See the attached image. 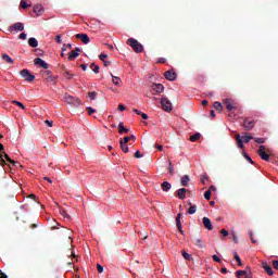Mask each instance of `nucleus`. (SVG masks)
Listing matches in <instances>:
<instances>
[{"mask_svg":"<svg viewBox=\"0 0 278 278\" xmlns=\"http://www.w3.org/2000/svg\"><path fill=\"white\" fill-rule=\"evenodd\" d=\"M56 42H58L59 45H62V36H61V35H58V36H56Z\"/></svg>","mask_w":278,"mask_h":278,"instance_id":"58","label":"nucleus"},{"mask_svg":"<svg viewBox=\"0 0 278 278\" xmlns=\"http://www.w3.org/2000/svg\"><path fill=\"white\" fill-rule=\"evenodd\" d=\"M157 64H166V59L165 58H160L157 60Z\"/></svg>","mask_w":278,"mask_h":278,"instance_id":"51","label":"nucleus"},{"mask_svg":"<svg viewBox=\"0 0 278 278\" xmlns=\"http://www.w3.org/2000/svg\"><path fill=\"white\" fill-rule=\"evenodd\" d=\"M60 214L64 217V218H71V215L66 214L65 210H61Z\"/></svg>","mask_w":278,"mask_h":278,"instance_id":"48","label":"nucleus"},{"mask_svg":"<svg viewBox=\"0 0 278 278\" xmlns=\"http://www.w3.org/2000/svg\"><path fill=\"white\" fill-rule=\"evenodd\" d=\"M0 160H5L7 162H9V164H11V162L13 161L12 159H10V155H8V153L5 152L0 153Z\"/></svg>","mask_w":278,"mask_h":278,"instance_id":"26","label":"nucleus"},{"mask_svg":"<svg viewBox=\"0 0 278 278\" xmlns=\"http://www.w3.org/2000/svg\"><path fill=\"white\" fill-rule=\"evenodd\" d=\"M87 112H88L89 116H92V114H94V112H97V110L92 109V106H88Z\"/></svg>","mask_w":278,"mask_h":278,"instance_id":"44","label":"nucleus"},{"mask_svg":"<svg viewBox=\"0 0 278 278\" xmlns=\"http://www.w3.org/2000/svg\"><path fill=\"white\" fill-rule=\"evenodd\" d=\"M21 76L23 77V79H25V81H34V79H36V76L29 73V70H22Z\"/></svg>","mask_w":278,"mask_h":278,"instance_id":"8","label":"nucleus"},{"mask_svg":"<svg viewBox=\"0 0 278 278\" xmlns=\"http://www.w3.org/2000/svg\"><path fill=\"white\" fill-rule=\"evenodd\" d=\"M45 124L48 125V127H53V122L52 121H45Z\"/></svg>","mask_w":278,"mask_h":278,"instance_id":"55","label":"nucleus"},{"mask_svg":"<svg viewBox=\"0 0 278 278\" xmlns=\"http://www.w3.org/2000/svg\"><path fill=\"white\" fill-rule=\"evenodd\" d=\"M201 138V134H194L190 137V141L191 142H197V140H199Z\"/></svg>","mask_w":278,"mask_h":278,"instance_id":"32","label":"nucleus"},{"mask_svg":"<svg viewBox=\"0 0 278 278\" xmlns=\"http://www.w3.org/2000/svg\"><path fill=\"white\" fill-rule=\"evenodd\" d=\"M90 68L93 71L96 75H99V65L91 63Z\"/></svg>","mask_w":278,"mask_h":278,"instance_id":"31","label":"nucleus"},{"mask_svg":"<svg viewBox=\"0 0 278 278\" xmlns=\"http://www.w3.org/2000/svg\"><path fill=\"white\" fill-rule=\"evenodd\" d=\"M169 175H175V168L173 167V162L169 161V168H168Z\"/></svg>","mask_w":278,"mask_h":278,"instance_id":"43","label":"nucleus"},{"mask_svg":"<svg viewBox=\"0 0 278 278\" xmlns=\"http://www.w3.org/2000/svg\"><path fill=\"white\" fill-rule=\"evenodd\" d=\"M64 99L68 105H74V108L81 105V100H79V98H75L68 93H65Z\"/></svg>","mask_w":278,"mask_h":278,"instance_id":"4","label":"nucleus"},{"mask_svg":"<svg viewBox=\"0 0 278 278\" xmlns=\"http://www.w3.org/2000/svg\"><path fill=\"white\" fill-rule=\"evenodd\" d=\"M257 154L260 155L261 160H264L265 162H270V155L266 153V146H260Z\"/></svg>","mask_w":278,"mask_h":278,"instance_id":"6","label":"nucleus"},{"mask_svg":"<svg viewBox=\"0 0 278 278\" xmlns=\"http://www.w3.org/2000/svg\"><path fill=\"white\" fill-rule=\"evenodd\" d=\"M106 58H108V54H100V56H99L101 62H105Z\"/></svg>","mask_w":278,"mask_h":278,"instance_id":"52","label":"nucleus"},{"mask_svg":"<svg viewBox=\"0 0 278 278\" xmlns=\"http://www.w3.org/2000/svg\"><path fill=\"white\" fill-rule=\"evenodd\" d=\"M236 140L239 149H244V142L249 143L251 140H253V136L245 134L243 136L236 135Z\"/></svg>","mask_w":278,"mask_h":278,"instance_id":"2","label":"nucleus"},{"mask_svg":"<svg viewBox=\"0 0 278 278\" xmlns=\"http://www.w3.org/2000/svg\"><path fill=\"white\" fill-rule=\"evenodd\" d=\"M20 8H22L23 10H27V8H31V4H27L25 0H22L20 2Z\"/></svg>","mask_w":278,"mask_h":278,"instance_id":"30","label":"nucleus"},{"mask_svg":"<svg viewBox=\"0 0 278 278\" xmlns=\"http://www.w3.org/2000/svg\"><path fill=\"white\" fill-rule=\"evenodd\" d=\"M141 117L143 118V121H148L149 119V115H147L146 113H141Z\"/></svg>","mask_w":278,"mask_h":278,"instance_id":"62","label":"nucleus"},{"mask_svg":"<svg viewBox=\"0 0 278 278\" xmlns=\"http://www.w3.org/2000/svg\"><path fill=\"white\" fill-rule=\"evenodd\" d=\"M89 99H91V101H94V99H97V91H91L88 93Z\"/></svg>","mask_w":278,"mask_h":278,"instance_id":"40","label":"nucleus"},{"mask_svg":"<svg viewBox=\"0 0 278 278\" xmlns=\"http://www.w3.org/2000/svg\"><path fill=\"white\" fill-rule=\"evenodd\" d=\"M164 77L168 81H175V79H177V73H175L173 71H167L164 73Z\"/></svg>","mask_w":278,"mask_h":278,"instance_id":"14","label":"nucleus"},{"mask_svg":"<svg viewBox=\"0 0 278 278\" xmlns=\"http://www.w3.org/2000/svg\"><path fill=\"white\" fill-rule=\"evenodd\" d=\"M18 38H20V40H27V34L21 33Z\"/></svg>","mask_w":278,"mask_h":278,"instance_id":"49","label":"nucleus"},{"mask_svg":"<svg viewBox=\"0 0 278 278\" xmlns=\"http://www.w3.org/2000/svg\"><path fill=\"white\" fill-rule=\"evenodd\" d=\"M33 12H35V14L37 16H41L42 15V12H45V9L42 8L41 4H36L34 8H33Z\"/></svg>","mask_w":278,"mask_h":278,"instance_id":"20","label":"nucleus"},{"mask_svg":"<svg viewBox=\"0 0 278 278\" xmlns=\"http://www.w3.org/2000/svg\"><path fill=\"white\" fill-rule=\"evenodd\" d=\"M42 77L46 81L52 84V86H55V84H58V76H53V74L49 70L42 72Z\"/></svg>","mask_w":278,"mask_h":278,"instance_id":"3","label":"nucleus"},{"mask_svg":"<svg viewBox=\"0 0 278 278\" xmlns=\"http://www.w3.org/2000/svg\"><path fill=\"white\" fill-rule=\"evenodd\" d=\"M79 53H81V49L75 48L68 55L70 62H73V60L79 58Z\"/></svg>","mask_w":278,"mask_h":278,"instance_id":"15","label":"nucleus"},{"mask_svg":"<svg viewBox=\"0 0 278 278\" xmlns=\"http://www.w3.org/2000/svg\"><path fill=\"white\" fill-rule=\"evenodd\" d=\"M28 45H29V47H33V49H36V47H38V39L34 38V37L29 38Z\"/></svg>","mask_w":278,"mask_h":278,"instance_id":"23","label":"nucleus"},{"mask_svg":"<svg viewBox=\"0 0 278 278\" xmlns=\"http://www.w3.org/2000/svg\"><path fill=\"white\" fill-rule=\"evenodd\" d=\"M24 29H25V24L17 22L9 26L8 31H10V34H14V31H23Z\"/></svg>","mask_w":278,"mask_h":278,"instance_id":"7","label":"nucleus"},{"mask_svg":"<svg viewBox=\"0 0 278 278\" xmlns=\"http://www.w3.org/2000/svg\"><path fill=\"white\" fill-rule=\"evenodd\" d=\"M243 127H244L245 131H251L253 129V127H255V121L247 117L243 121Z\"/></svg>","mask_w":278,"mask_h":278,"instance_id":"10","label":"nucleus"},{"mask_svg":"<svg viewBox=\"0 0 278 278\" xmlns=\"http://www.w3.org/2000/svg\"><path fill=\"white\" fill-rule=\"evenodd\" d=\"M11 164H12V166H14L15 168H21V166H23V165H21L20 162H16V161H14V160L11 162Z\"/></svg>","mask_w":278,"mask_h":278,"instance_id":"45","label":"nucleus"},{"mask_svg":"<svg viewBox=\"0 0 278 278\" xmlns=\"http://www.w3.org/2000/svg\"><path fill=\"white\" fill-rule=\"evenodd\" d=\"M75 36L78 40H81L84 45H88V42H90V37H88L87 34H76Z\"/></svg>","mask_w":278,"mask_h":278,"instance_id":"17","label":"nucleus"},{"mask_svg":"<svg viewBox=\"0 0 278 278\" xmlns=\"http://www.w3.org/2000/svg\"><path fill=\"white\" fill-rule=\"evenodd\" d=\"M204 199H206V201H210V199H212V190H206L204 192Z\"/></svg>","mask_w":278,"mask_h":278,"instance_id":"37","label":"nucleus"},{"mask_svg":"<svg viewBox=\"0 0 278 278\" xmlns=\"http://www.w3.org/2000/svg\"><path fill=\"white\" fill-rule=\"evenodd\" d=\"M143 155L140 153V151H136L135 152V157H137V159H140V157H142Z\"/></svg>","mask_w":278,"mask_h":278,"instance_id":"56","label":"nucleus"},{"mask_svg":"<svg viewBox=\"0 0 278 278\" xmlns=\"http://www.w3.org/2000/svg\"><path fill=\"white\" fill-rule=\"evenodd\" d=\"M188 214H197V205H191L188 211Z\"/></svg>","mask_w":278,"mask_h":278,"instance_id":"33","label":"nucleus"},{"mask_svg":"<svg viewBox=\"0 0 278 278\" xmlns=\"http://www.w3.org/2000/svg\"><path fill=\"white\" fill-rule=\"evenodd\" d=\"M118 111H119V112H125V105L119 104V105H118Z\"/></svg>","mask_w":278,"mask_h":278,"instance_id":"61","label":"nucleus"},{"mask_svg":"<svg viewBox=\"0 0 278 278\" xmlns=\"http://www.w3.org/2000/svg\"><path fill=\"white\" fill-rule=\"evenodd\" d=\"M161 188H162L163 192H168V190H170V188H173V186L170 185V182L164 181L161 185Z\"/></svg>","mask_w":278,"mask_h":278,"instance_id":"22","label":"nucleus"},{"mask_svg":"<svg viewBox=\"0 0 278 278\" xmlns=\"http://www.w3.org/2000/svg\"><path fill=\"white\" fill-rule=\"evenodd\" d=\"M214 108L217 112H223V104L220 102H214Z\"/></svg>","mask_w":278,"mask_h":278,"instance_id":"35","label":"nucleus"},{"mask_svg":"<svg viewBox=\"0 0 278 278\" xmlns=\"http://www.w3.org/2000/svg\"><path fill=\"white\" fill-rule=\"evenodd\" d=\"M161 105L164 112H173V103H170V100H168V98H162Z\"/></svg>","mask_w":278,"mask_h":278,"instance_id":"5","label":"nucleus"},{"mask_svg":"<svg viewBox=\"0 0 278 278\" xmlns=\"http://www.w3.org/2000/svg\"><path fill=\"white\" fill-rule=\"evenodd\" d=\"M111 77H112V81H113L114 86H121L119 77L114 76V74H111Z\"/></svg>","mask_w":278,"mask_h":278,"instance_id":"28","label":"nucleus"},{"mask_svg":"<svg viewBox=\"0 0 278 278\" xmlns=\"http://www.w3.org/2000/svg\"><path fill=\"white\" fill-rule=\"evenodd\" d=\"M2 60H4V62H8V64H14V60H12V58H10V55L8 54H3Z\"/></svg>","mask_w":278,"mask_h":278,"instance_id":"29","label":"nucleus"},{"mask_svg":"<svg viewBox=\"0 0 278 278\" xmlns=\"http://www.w3.org/2000/svg\"><path fill=\"white\" fill-rule=\"evenodd\" d=\"M119 147H121L123 153H129V147L127 146V143L119 141Z\"/></svg>","mask_w":278,"mask_h":278,"instance_id":"27","label":"nucleus"},{"mask_svg":"<svg viewBox=\"0 0 278 278\" xmlns=\"http://www.w3.org/2000/svg\"><path fill=\"white\" fill-rule=\"evenodd\" d=\"M202 223L208 231H212L214 229V226L212 225V220L208 217H203Z\"/></svg>","mask_w":278,"mask_h":278,"instance_id":"18","label":"nucleus"},{"mask_svg":"<svg viewBox=\"0 0 278 278\" xmlns=\"http://www.w3.org/2000/svg\"><path fill=\"white\" fill-rule=\"evenodd\" d=\"M129 136L124 137L123 139L119 140V142H124L125 144H127V142H129Z\"/></svg>","mask_w":278,"mask_h":278,"instance_id":"50","label":"nucleus"},{"mask_svg":"<svg viewBox=\"0 0 278 278\" xmlns=\"http://www.w3.org/2000/svg\"><path fill=\"white\" fill-rule=\"evenodd\" d=\"M182 257H184V260H187L188 262H190V260H192V255H190L186 251H182Z\"/></svg>","mask_w":278,"mask_h":278,"instance_id":"34","label":"nucleus"},{"mask_svg":"<svg viewBox=\"0 0 278 278\" xmlns=\"http://www.w3.org/2000/svg\"><path fill=\"white\" fill-rule=\"evenodd\" d=\"M13 105H17V108H21V110H25V105L22 102H18L16 100L12 101Z\"/></svg>","mask_w":278,"mask_h":278,"instance_id":"36","label":"nucleus"},{"mask_svg":"<svg viewBox=\"0 0 278 278\" xmlns=\"http://www.w3.org/2000/svg\"><path fill=\"white\" fill-rule=\"evenodd\" d=\"M253 140L256 142V144H264V142H266L264 138H253Z\"/></svg>","mask_w":278,"mask_h":278,"instance_id":"41","label":"nucleus"},{"mask_svg":"<svg viewBox=\"0 0 278 278\" xmlns=\"http://www.w3.org/2000/svg\"><path fill=\"white\" fill-rule=\"evenodd\" d=\"M238 278H253L251 274V268L247 267L245 270H238L237 271Z\"/></svg>","mask_w":278,"mask_h":278,"instance_id":"12","label":"nucleus"},{"mask_svg":"<svg viewBox=\"0 0 278 278\" xmlns=\"http://www.w3.org/2000/svg\"><path fill=\"white\" fill-rule=\"evenodd\" d=\"M126 43L131 47V49L135 51V53H142L144 51V47L142 43H140L137 39L135 38H129L127 39Z\"/></svg>","mask_w":278,"mask_h":278,"instance_id":"1","label":"nucleus"},{"mask_svg":"<svg viewBox=\"0 0 278 278\" xmlns=\"http://www.w3.org/2000/svg\"><path fill=\"white\" fill-rule=\"evenodd\" d=\"M273 266L276 270H278V261H273Z\"/></svg>","mask_w":278,"mask_h":278,"instance_id":"60","label":"nucleus"},{"mask_svg":"<svg viewBox=\"0 0 278 278\" xmlns=\"http://www.w3.org/2000/svg\"><path fill=\"white\" fill-rule=\"evenodd\" d=\"M66 49H73V45H71V43H64L63 45V48H62V51L64 52V51H66Z\"/></svg>","mask_w":278,"mask_h":278,"instance_id":"47","label":"nucleus"},{"mask_svg":"<svg viewBox=\"0 0 278 278\" xmlns=\"http://www.w3.org/2000/svg\"><path fill=\"white\" fill-rule=\"evenodd\" d=\"M118 131L119 134H129V129L125 128V125L123 124V122L118 124Z\"/></svg>","mask_w":278,"mask_h":278,"instance_id":"24","label":"nucleus"},{"mask_svg":"<svg viewBox=\"0 0 278 278\" xmlns=\"http://www.w3.org/2000/svg\"><path fill=\"white\" fill-rule=\"evenodd\" d=\"M249 236H250L252 244H257V240H255V238L253 237V231L252 230H249Z\"/></svg>","mask_w":278,"mask_h":278,"instance_id":"39","label":"nucleus"},{"mask_svg":"<svg viewBox=\"0 0 278 278\" xmlns=\"http://www.w3.org/2000/svg\"><path fill=\"white\" fill-rule=\"evenodd\" d=\"M186 192H188V189L186 188H180L176 191V194L178 197V199H180L181 201H184V199H186Z\"/></svg>","mask_w":278,"mask_h":278,"instance_id":"19","label":"nucleus"},{"mask_svg":"<svg viewBox=\"0 0 278 278\" xmlns=\"http://www.w3.org/2000/svg\"><path fill=\"white\" fill-rule=\"evenodd\" d=\"M153 92H156V94H162L164 92V85L162 84H153L152 85Z\"/></svg>","mask_w":278,"mask_h":278,"instance_id":"16","label":"nucleus"},{"mask_svg":"<svg viewBox=\"0 0 278 278\" xmlns=\"http://www.w3.org/2000/svg\"><path fill=\"white\" fill-rule=\"evenodd\" d=\"M262 265H263L265 273H267V275H269V277H273V275L275 274L273 271V267H270V265H268V263H266V262H264Z\"/></svg>","mask_w":278,"mask_h":278,"instance_id":"21","label":"nucleus"},{"mask_svg":"<svg viewBox=\"0 0 278 278\" xmlns=\"http://www.w3.org/2000/svg\"><path fill=\"white\" fill-rule=\"evenodd\" d=\"M189 181H190V176H188V175L182 176L181 179H180V184L184 187L188 186Z\"/></svg>","mask_w":278,"mask_h":278,"instance_id":"25","label":"nucleus"},{"mask_svg":"<svg viewBox=\"0 0 278 278\" xmlns=\"http://www.w3.org/2000/svg\"><path fill=\"white\" fill-rule=\"evenodd\" d=\"M64 75L66 77V79H73V77H75V75H73L71 72L66 71L64 72Z\"/></svg>","mask_w":278,"mask_h":278,"instance_id":"42","label":"nucleus"},{"mask_svg":"<svg viewBox=\"0 0 278 278\" xmlns=\"http://www.w3.org/2000/svg\"><path fill=\"white\" fill-rule=\"evenodd\" d=\"M243 157H245V160L249 161L250 164H254L253 159H251V156L248 153H244Z\"/></svg>","mask_w":278,"mask_h":278,"instance_id":"46","label":"nucleus"},{"mask_svg":"<svg viewBox=\"0 0 278 278\" xmlns=\"http://www.w3.org/2000/svg\"><path fill=\"white\" fill-rule=\"evenodd\" d=\"M224 105L226 106V110H228V112H231L236 110V108H238V104L232 99H226L224 101Z\"/></svg>","mask_w":278,"mask_h":278,"instance_id":"9","label":"nucleus"},{"mask_svg":"<svg viewBox=\"0 0 278 278\" xmlns=\"http://www.w3.org/2000/svg\"><path fill=\"white\" fill-rule=\"evenodd\" d=\"M213 261L220 263V258H219L218 255H216V254L213 255Z\"/></svg>","mask_w":278,"mask_h":278,"instance_id":"59","label":"nucleus"},{"mask_svg":"<svg viewBox=\"0 0 278 278\" xmlns=\"http://www.w3.org/2000/svg\"><path fill=\"white\" fill-rule=\"evenodd\" d=\"M207 179H210V177L203 176V177L201 178L202 184H205V180L207 181Z\"/></svg>","mask_w":278,"mask_h":278,"instance_id":"63","label":"nucleus"},{"mask_svg":"<svg viewBox=\"0 0 278 278\" xmlns=\"http://www.w3.org/2000/svg\"><path fill=\"white\" fill-rule=\"evenodd\" d=\"M235 260L238 263V266H242V260L240 258V255H238V252H235Z\"/></svg>","mask_w":278,"mask_h":278,"instance_id":"38","label":"nucleus"},{"mask_svg":"<svg viewBox=\"0 0 278 278\" xmlns=\"http://www.w3.org/2000/svg\"><path fill=\"white\" fill-rule=\"evenodd\" d=\"M192 243L198 247V249H205V241L200 237L193 236Z\"/></svg>","mask_w":278,"mask_h":278,"instance_id":"11","label":"nucleus"},{"mask_svg":"<svg viewBox=\"0 0 278 278\" xmlns=\"http://www.w3.org/2000/svg\"><path fill=\"white\" fill-rule=\"evenodd\" d=\"M34 64L36 66H40L41 68H45V70L49 68V64L47 62H45V60H42L40 58H36L34 60Z\"/></svg>","mask_w":278,"mask_h":278,"instance_id":"13","label":"nucleus"},{"mask_svg":"<svg viewBox=\"0 0 278 278\" xmlns=\"http://www.w3.org/2000/svg\"><path fill=\"white\" fill-rule=\"evenodd\" d=\"M97 268H98V273H103V266H101V264H98L97 265Z\"/></svg>","mask_w":278,"mask_h":278,"instance_id":"57","label":"nucleus"},{"mask_svg":"<svg viewBox=\"0 0 278 278\" xmlns=\"http://www.w3.org/2000/svg\"><path fill=\"white\" fill-rule=\"evenodd\" d=\"M220 233L222 236H225V237L229 236V231H227L226 229H222Z\"/></svg>","mask_w":278,"mask_h":278,"instance_id":"54","label":"nucleus"},{"mask_svg":"<svg viewBox=\"0 0 278 278\" xmlns=\"http://www.w3.org/2000/svg\"><path fill=\"white\" fill-rule=\"evenodd\" d=\"M0 278H8V275H5L3 271H0Z\"/></svg>","mask_w":278,"mask_h":278,"instance_id":"64","label":"nucleus"},{"mask_svg":"<svg viewBox=\"0 0 278 278\" xmlns=\"http://www.w3.org/2000/svg\"><path fill=\"white\" fill-rule=\"evenodd\" d=\"M232 240L235 244H238V236H236V232H232Z\"/></svg>","mask_w":278,"mask_h":278,"instance_id":"53","label":"nucleus"}]
</instances>
